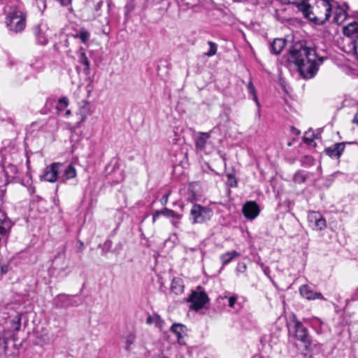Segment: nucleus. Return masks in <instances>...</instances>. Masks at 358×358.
I'll use <instances>...</instances> for the list:
<instances>
[{"label":"nucleus","instance_id":"1","mask_svg":"<svg viewBox=\"0 0 358 358\" xmlns=\"http://www.w3.org/2000/svg\"><path fill=\"white\" fill-rule=\"evenodd\" d=\"M317 57L314 49L308 48L303 43H295L289 52L288 61L298 67L305 78H313L317 71ZM320 63L322 59L318 58Z\"/></svg>","mask_w":358,"mask_h":358},{"label":"nucleus","instance_id":"2","mask_svg":"<svg viewBox=\"0 0 358 358\" xmlns=\"http://www.w3.org/2000/svg\"><path fill=\"white\" fill-rule=\"evenodd\" d=\"M298 8L306 17L318 24L328 20L331 12L329 0H303Z\"/></svg>","mask_w":358,"mask_h":358},{"label":"nucleus","instance_id":"3","mask_svg":"<svg viewBox=\"0 0 358 358\" xmlns=\"http://www.w3.org/2000/svg\"><path fill=\"white\" fill-rule=\"evenodd\" d=\"M26 13L20 8L10 7L6 10L5 23L10 31L19 33L26 27Z\"/></svg>","mask_w":358,"mask_h":358},{"label":"nucleus","instance_id":"4","mask_svg":"<svg viewBox=\"0 0 358 358\" xmlns=\"http://www.w3.org/2000/svg\"><path fill=\"white\" fill-rule=\"evenodd\" d=\"M213 215L212 209L200 204H194L189 217L192 224H203L209 221Z\"/></svg>","mask_w":358,"mask_h":358},{"label":"nucleus","instance_id":"5","mask_svg":"<svg viewBox=\"0 0 358 358\" xmlns=\"http://www.w3.org/2000/svg\"><path fill=\"white\" fill-rule=\"evenodd\" d=\"M294 329L295 338L302 343L306 350H308L311 345V339L307 329L298 321L294 322Z\"/></svg>","mask_w":358,"mask_h":358},{"label":"nucleus","instance_id":"6","mask_svg":"<svg viewBox=\"0 0 358 358\" xmlns=\"http://www.w3.org/2000/svg\"><path fill=\"white\" fill-rule=\"evenodd\" d=\"M62 164L58 162L51 164L47 166L43 171L41 178L46 182H55L59 178L58 173L61 171Z\"/></svg>","mask_w":358,"mask_h":358},{"label":"nucleus","instance_id":"7","mask_svg":"<svg viewBox=\"0 0 358 358\" xmlns=\"http://www.w3.org/2000/svg\"><path fill=\"white\" fill-rule=\"evenodd\" d=\"M208 301L207 294L203 292H193L188 299V301L191 302L190 308L196 311L202 308Z\"/></svg>","mask_w":358,"mask_h":358},{"label":"nucleus","instance_id":"8","mask_svg":"<svg viewBox=\"0 0 358 358\" xmlns=\"http://www.w3.org/2000/svg\"><path fill=\"white\" fill-rule=\"evenodd\" d=\"M348 144H353L355 142H347ZM346 143H336L332 146L328 147L324 150V152L329 157L333 159H339L345 150Z\"/></svg>","mask_w":358,"mask_h":358},{"label":"nucleus","instance_id":"9","mask_svg":"<svg viewBox=\"0 0 358 358\" xmlns=\"http://www.w3.org/2000/svg\"><path fill=\"white\" fill-rule=\"evenodd\" d=\"M48 27L46 24L41 23L34 27V34L38 43L44 45L48 43Z\"/></svg>","mask_w":358,"mask_h":358},{"label":"nucleus","instance_id":"10","mask_svg":"<svg viewBox=\"0 0 358 358\" xmlns=\"http://www.w3.org/2000/svg\"><path fill=\"white\" fill-rule=\"evenodd\" d=\"M308 219L309 222L313 224V227L315 230H322L326 228V220L317 212H311L308 214Z\"/></svg>","mask_w":358,"mask_h":358},{"label":"nucleus","instance_id":"11","mask_svg":"<svg viewBox=\"0 0 358 358\" xmlns=\"http://www.w3.org/2000/svg\"><path fill=\"white\" fill-rule=\"evenodd\" d=\"M259 213V207L253 201L247 202L243 207V213L248 219H255Z\"/></svg>","mask_w":358,"mask_h":358},{"label":"nucleus","instance_id":"12","mask_svg":"<svg viewBox=\"0 0 358 358\" xmlns=\"http://www.w3.org/2000/svg\"><path fill=\"white\" fill-rule=\"evenodd\" d=\"M301 295L308 300H314L316 299H324L322 294L320 292H315L308 285H302L299 288Z\"/></svg>","mask_w":358,"mask_h":358},{"label":"nucleus","instance_id":"13","mask_svg":"<svg viewBox=\"0 0 358 358\" xmlns=\"http://www.w3.org/2000/svg\"><path fill=\"white\" fill-rule=\"evenodd\" d=\"M91 113L90 103L87 101H83L79 106V108L76 113L80 123L86 121L87 117Z\"/></svg>","mask_w":358,"mask_h":358},{"label":"nucleus","instance_id":"14","mask_svg":"<svg viewBox=\"0 0 358 358\" xmlns=\"http://www.w3.org/2000/svg\"><path fill=\"white\" fill-rule=\"evenodd\" d=\"M210 133L200 132L195 140V147L196 150L203 152L205 150L206 145L210 138Z\"/></svg>","mask_w":358,"mask_h":358},{"label":"nucleus","instance_id":"15","mask_svg":"<svg viewBox=\"0 0 358 358\" xmlns=\"http://www.w3.org/2000/svg\"><path fill=\"white\" fill-rule=\"evenodd\" d=\"M159 215H164V216H166L167 217H174V218H176L178 220H180L181 218V217H182L181 215L176 213L173 210H171V209L165 208L162 209L160 210L156 211L153 214L152 222H155L157 219L158 218V217Z\"/></svg>","mask_w":358,"mask_h":358},{"label":"nucleus","instance_id":"16","mask_svg":"<svg viewBox=\"0 0 358 358\" xmlns=\"http://www.w3.org/2000/svg\"><path fill=\"white\" fill-rule=\"evenodd\" d=\"M62 171L63 174L59 178L61 182H64L66 180L72 179L76 176V170L71 164L68 165L64 170H62Z\"/></svg>","mask_w":358,"mask_h":358},{"label":"nucleus","instance_id":"17","mask_svg":"<svg viewBox=\"0 0 358 358\" xmlns=\"http://www.w3.org/2000/svg\"><path fill=\"white\" fill-rule=\"evenodd\" d=\"M171 290L176 294H180L183 292L184 285L181 278H175L173 279L171 285Z\"/></svg>","mask_w":358,"mask_h":358},{"label":"nucleus","instance_id":"18","mask_svg":"<svg viewBox=\"0 0 358 358\" xmlns=\"http://www.w3.org/2000/svg\"><path fill=\"white\" fill-rule=\"evenodd\" d=\"M285 45V41L282 38H275L271 45V49L273 53L278 55Z\"/></svg>","mask_w":358,"mask_h":358},{"label":"nucleus","instance_id":"19","mask_svg":"<svg viewBox=\"0 0 358 358\" xmlns=\"http://www.w3.org/2000/svg\"><path fill=\"white\" fill-rule=\"evenodd\" d=\"M239 256L240 254L238 252L235 250H232L222 254L220 257V259L222 265L224 266Z\"/></svg>","mask_w":358,"mask_h":358},{"label":"nucleus","instance_id":"20","mask_svg":"<svg viewBox=\"0 0 358 358\" xmlns=\"http://www.w3.org/2000/svg\"><path fill=\"white\" fill-rule=\"evenodd\" d=\"M346 19V13L344 10L338 8L336 10L335 15L334 17V22L337 24H342Z\"/></svg>","mask_w":358,"mask_h":358},{"label":"nucleus","instance_id":"21","mask_svg":"<svg viewBox=\"0 0 358 358\" xmlns=\"http://www.w3.org/2000/svg\"><path fill=\"white\" fill-rule=\"evenodd\" d=\"M8 348L6 332L0 328V351L5 352Z\"/></svg>","mask_w":358,"mask_h":358},{"label":"nucleus","instance_id":"22","mask_svg":"<svg viewBox=\"0 0 358 358\" xmlns=\"http://www.w3.org/2000/svg\"><path fill=\"white\" fill-rule=\"evenodd\" d=\"M208 44L209 45V50L205 55L208 57H212L216 54L217 46L215 43L212 41H208Z\"/></svg>","mask_w":358,"mask_h":358},{"label":"nucleus","instance_id":"23","mask_svg":"<svg viewBox=\"0 0 358 358\" xmlns=\"http://www.w3.org/2000/svg\"><path fill=\"white\" fill-rule=\"evenodd\" d=\"M171 331L177 336L178 338L181 337L183 331V326L180 324H173L171 326Z\"/></svg>","mask_w":358,"mask_h":358},{"label":"nucleus","instance_id":"24","mask_svg":"<svg viewBox=\"0 0 358 358\" xmlns=\"http://www.w3.org/2000/svg\"><path fill=\"white\" fill-rule=\"evenodd\" d=\"M79 62L83 64L85 66L86 70L88 71L90 69V62L86 56V54L84 52H81L80 53Z\"/></svg>","mask_w":358,"mask_h":358},{"label":"nucleus","instance_id":"25","mask_svg":"<svg viewBox=\"0 0 358 358\" xmlns=\"http://www.w3.org/2000/svg\"><path fill=\"white\" fill-rule=\"evenodd\" d=\"M315 136L311 130H309L305 133L303 136V141L306 143H312L315 138Z\"/></svg>","mask_w":358,"mask_h":358},{"label":"nucleus","instance_id":"26","mask_svg":"<svg viewBox=\"0 0 358 358\" xmlns=\"http://www.w3.org/2000/svg\"><path fill=\"white\" fill-rule=\"evenodd\" d=\"M294 181L296 182H302L306 180L305 176L301 173H296L294 176Z\"/></svg>","mask_w":358,"mask_h":358},{"label":"nucleus","instance_id":"27","mask_svg":"<svg viewBox=\"0 0 358 358\" xmlns=\"http://www.w3.org/2000/svg\"><path fill=\"white\" fill-rule=\"evenodd\" d=\"M59 103L61 105V108H65L69 104V100L66 97H63L59 100Z\"/></svg>","mask_w":358,"mask_h":358},{"label":"nucleus","instance_id":"28","mask_svg":"<svg viewBox=\"0 0 358 358\" xmlns=\"http://www.w3.org/2000/svg\"><path fill=\"white\" fill-rule=\"evenodd\" d=\"M237 301L236 296H231L229 297V306L233 308L234 306L235 303Z\"/></svg>","mask_w":358,"mask_h":358},{"label":"nucleus","instance_id":"29","mask_svg":"<svg viewBox=\"0 0 358 358\" xmlns=\"http://www.w3.org/2000/svg\"><path fill=\"white\" fill-rule=\"evenodd\" d=\"M248 91L249 92L252 94H255L256 92L255 91V88L252 84V83L250 81L249 82L248 85Z\"/></svg>","mask_w":358,"mask_h":358},{"label":"nucleus","instance_id":"30","mask_svg":"<svg viewBox=\"0 0 358 358\" xmlns=\"http://www.w3.org/2000/svg\"><path fill=\"white\" fill-rule=\"evenodd\" d=\"M246 269V265L244 263L238 264L237 266V271L244 272Z\"/></svg>","mask_w":358,"mask_h":358},{"label":"nucleus","instance_id":"31","mask_svg":"<svg viewBox=\"0 0 358 358\" xmlns=\"http://www.w3.org/2000/svg\"><path fill=\"white\" fill-rule=\"evenodd\" d=\"M88 37L89 34L87 32H83L80 34V38L83 42H85L88 39Z\"/></svg>","mask_w":358,"mask_h":358},{"label":"nucleus","instance_id":"32","mask_svg":"<svg viewBox=\"0 0 358 358\" xmlns=\"http://www.w3.org/2000/svg\"><path fill=\"white\" fill-rule=\"evenodd\" d=\"M169 194H166V195H164L162 200H161V203L162 205H166L167 201H168V199H169Z\"/></svg>","mask_w":358,"mask_h":358},{"label":"nucleus","instance_id":"33","mask_svg":"<svg viewBox=\"0 0 358 358\" xmlns=\"http://www.w3.org/2000/svg\"><path fill=\"white\" fill-rule=\"evenodd\" d=\"M252 96H253V100L255 101V103H257L258 108L260 107V104H259V102L258 101V98H257V94L256 92L255 94H252Z\"/></svg>","mask_w":358,"mask_h":358},{"label":"nucleus","instance_id":"34","mask_svg":"<svg viewBox=\"0 0 358 358\" xmlns=\"http://www.w3.org/2000/svg\"><path fill=\"white\" fill-rule=\"evenodd\" d=\"M352 123H354L358 126V110H357V113H355V117L352 120Z\"/></svg>","mask_w":358,"mask_h":358},{"label":"nucleus","instance_id":"35","mask_svg":"<svg viewBox=\"0 0 358 358\" xmlns=\"http://www.w3.org/2000/svg\"><path fill=\"white\" fill-rule=\"evenodd\" d=\"M152 317H148L147 318V323H148V324H151V323H152Z\"/></svg>","mask_w":358,"mask_h":358},{"label":"nucleus","instance_id":"36","mask_svg":"<svg viewBox=\"0 0 358 358\" xmlns=\"http://www.w3.org/2000/svg\"><path fill=\"white\" fill-rule=\"evenodd\" d=\"M71 114V110H67L66 111V115H70Z\"/></svg>","mask_w":358,"mask_h":358},{"label":"nucleus","instance_id":"37","mask_svg":"<svg viewBox=\"0 0 358 358\" xmlns=\"http://www.w3.org/2000/svg\"><path fill=\"white\" fill-rule=\"evenodd\" d=\"M253 358H259V357H253Z\"/></svg>","mask_w":358,"mask_h":358}]
</instances>
